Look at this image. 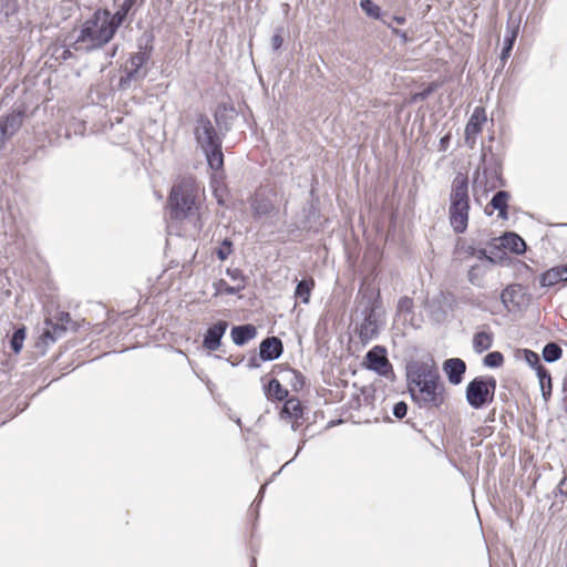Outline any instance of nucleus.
Returning <instances> with one entry per match:
<instances>
[{
	"label": "nucleus",
	"mask_w": 567,
	"mask_h": 567,
	"mask_svg": "<svg viewBox=\"0 0 567 567\" xmlns=\"http://www.w3.org/2000/svg\"><path fill=\"white\" fill-rule=\"evenodd\" d=\"M406 377L411 396L420 406L439 408L443 404L444 384L433 360L409 363Z\"/></svg>",
	"instance_id": "nucleus-1"
},
{
	"label": "nucleus",
	"mask_w": 567,
	"mask_h": 567,
	"mask_svg": "<svg viewBox=\"0 0 567 567\" xmlns=\"http://www.w3.org/2000/svg\"><path fill=\"white\" fill-rule=\"evenodd\" d=\"M107 10H97L86 19L73 41L75 50L91 51L109 43L114 37Z\"/></svg>",
	"instance_id": "nucleus-2"
},
{
	"label": "nucleus",
	"mask_w": 567,
	"mask_h": 567,
	"mask_svg": "<svg viewBox=\"0 0 567 567\" xmlns=\"http://www.w3.org/2000/svg\"><path fill=\"white\" fill-rule=\"evenodd\" d=\"M194 135L198 146L205 153L210 168L215 171L220 169L224 164L221 138L213 122L206 116L198 117L194 128Z\"/></svg>",
	"instance_id": "nucleus-3"
},
{
	"label": "nucleus",
	"mask_w": 567,
	"mask_h": 567,
	"mask_svg": "<svg viewBox=\"0 0 567 567\" xmlns=\"http://www.w3.org/2000/svg\"><path fill=\"white\" fill-rule=\"evenodd\" d=\"M198 187L194 179L186 178L172 188L169 205L176 218H184L196 209Z\"/></svg>",
	"instance_id": "nucleus-4"
},
{
	"label": "nucleus",
	"mask_w": 567,
	"mask_h": 567,
	"mask_svg": "<svg viewBox=\"0 0 567 567\" xmlns=\"http://www.w3.org/2000/svg\"><path fill=\"white\" fill-rule=\"evenodd\" d=\"M496 381L493 377H477L466 386V401L474 409H482L493 401Z\"/></svg>",
	"instance_id": "nucleus-5"
},
{
	"label": "nucleus",
	"mask_w": 567,
	"mask_h": 567,
	"mask_svg": "<svg viewBox=\"0 0 567 567\" xmlns=\"http://www.w3.org/2000/svg\"><path fill=\"white\" fill-rule=\"evenodd\" d=\"M486 122V113L483 107H475L465 126V143L473 148L476 144V137L482 132Z\"/></svg>",
	"instance_id": "nucleus-6"
},
{
	"label": "nucleus",
	"mask_w": 567,
	"mask_h": 567,
	"mask_svg": "<svg viewBox=\"0 0 567 567\" xmlns=\"http://www.w3.org/2000/svg\"><path fill=\"white\" fill-rule=\"evenodd\" d=\"M367 367L370 370L378 372L380 375H386L390 370L389 360L385 357V351L381 347L372 348L365 355Z\"/></svg>",
	"instance_id": "nucleus-7"
},
{
	"label": "nucleus",
	"mask_w": 567,
	"mask_h": 567,
	"mask_svg": "<svg viewBox=\"0 0 567 567\" xmlns=\"http://www.w3.org/2000/svg\"><path fill=\"white\" fill-rule=\"evenodd\" d=\"M468 210L470 204H450V221L458 234L464 233L467 227Z\"/></svg>",
	"instance_id": "nucleus-8"
},
{
	"label": "nucleus",
	"mask_w": 567,
	"mask_h": 567,
	"mask_svg": "<svg viewBox=\"0 0 567 567\" xmlns=\"http://www.w3.org/2000/svg\"><path fill=\"white\" fill-rule=\"evenodd\" d=\"M22 125V113L13 112L0 120V147L14 135Z\"/></svg>",
	"instance_id": "nucleus-9"
},
{
	"label": "nucleus",
	"mask_w": 567,
	"mask_h": 567,
	"mask_svg": "<svg viewBox=\"0 0 567 567\" xmlns=\"http://www.w3.org/2000/svg\"><path fill=\"white\" fill-rule=\"evenodd\" d=\"M450 204H470L468 183L464 174L458 173L452 183Z\"/></svg>",
	"instance_id": "nucleus-10"
},
{
	"label": "nucleus",
	"mask_w": 567,
	"mask_h": 567,
	"mask_svg": "<svg viewBox=\"0 0 567 567\" xmlns=\"http://www.w3.org/2000/svg\"><path fill=\"white\" fill-rule=\"evenodd\" d=\"M227 327L228 323L226 321H218L217 323L208 328L204 336V347L210 351L217 350L220 346V340L225 334Z\"/></svg>",
	"instance_id": "nucleus-11"
},
{
	"label": "nucleus",
	"mask_w": 567,
	"mask_h": 567,
	"mask_svg": "<svg viewBox=\"0 0 567 567\" xmlns=\"http://www.w3.org/2000/svg\"><path fill=\"white\" fill-rule=\"evenodd\" d=\"M465 370V362L458 358L447 359L443 363V371L446 374L449 382L454 385L462 382Z\"/></svg>",
	"instance_id": "nucleus-12"
},
{
	"label": "nucleus",
	"mask_w": 567,
	"mask_h": 567,
	"mask_svg": "<svg viewBox=\"0 0 567 567\" xmlns=\"http://www.w3.org/2000/svg\"><path fill=\"white\" fill-rule=\"evenodd\" d=\"M148 56L145 52L133 54L126 65L127 80H138L145 75L141 68L146 63Z\"/></svg>",
	"instance_id": "nucleus-13"
},
{
	"label": "nucleus",
	"mask_w": 567,
	"mask_h": 567,
	"mask_svg": "<svg viewBox=\"0 0 567 567\" xmlns=\"http://www.w3.org/2000/svg\"><path fill=\"white\" fill-rule=\"evenodd\" d=\"M282 352V343L281 341L276 338H267L260 343V357L262 360H275L277 359Z\"/></svg>",
	"instance_id": "nucleus-14"
},
{
	"label": "nucleus",
	"mask_w": 567,
	"mask_h": 567,
	"mask_svg": "<svg viewBox=\"0 0 567 567\" xmlns=\"http://www.w3.org/2000/svg\"><path fill=\"white\" fill-rule=\"evenodd\" d=\"M567 281V265L553 267L543 274L540 284L544 287H553Z\"/></svg>",
	"instance_id": "nucleus-15"
},
{
	"label": "nucleus",
	"mask_w": 567,
	"mask_h": 567,
	"mask_svg": "<svg viewBox=\"0 0 567 567\" xmlns=\"http://www.w3.org/2000/svg\"><path fill=\"white\" fill-rule=\"evenodd\" d=\"M483 178H485L486 181L483 182L480 174L477 173V177L474 181V187H484V190L488 192L502 185V181L497 169H493L492 172L484 169Z\"/></svg>",
	"instance_id": "nucleus-16"
},
{
	"label": "nucleus",
	"mask_w": 567,
	"mask_h": 567,
	"mask_svg": "<svg viewBox=\"0 0 567 567\" xmlns=\"http://www.w3.org/2000/svg\"><path fill=\"white\" fill-rule=\"evenodd\" d=\"M255 337L256 328L251 324L237 326L231 329V339L237 346H244Z\"/></svg>",
	"instance_id": "nucleus-17"
},
{
	"label": "nucleus",
	"mask_w": 567,
	"mask_h": 567,
	"mask_svg": "<svg viewBox=\"0 0 567 567\" xmlns=\"http://www.w3.org/2000/svg\"><path fill=\"white\" fill-rule=\"evenodd\" d=\"M501 245L515 254H523L526 249L525 241L518 235L513 233L505 234L501 238Z\"/></svg>",
	"instance_id": "nucleus-18"
},
{
	"label": "nucleus",
	"mask_w": 567,
	"mask_h": 567,
	"mask_svg": "<svg viewBox=\"0 0 567 567\" xmlns=\"http://www.w3.org/2000/svg\"><path fill=\"white\" fill-rule=\"evenodd\" d=\"M378 333V324L377 320L374 319L373 313L371 312L369 316L365 317L364 321L361 323L359 329L360 338L363 341H369L373 339Z\"/></svg>",
	"instance_id": "nucleus-19"
},
{
	"label": "nucleus",
	"mask_w": 567,
	"mask_h": 567,
	"mask_svg": "<svg viewBox=\"0 0 567 567\" xmlns=\"http://www.w3.org/2000/svg\"><path fill=\"white\" fill-rule=\"evenodd\" d=\"M536 374L539 381L542 396L545 402H548L553 391L551 377L545 368H538V372Z\"/></svg>",
	"instance_id": "nucleus-20"
},
{
	"label": "nucleus",
	"mask_w": 567,
	"mask_h": 567,
	"mask_svg": "<svg viewBox=\"0 0 567 567\" xmlns=\"http://www.w3.org/2000/svg\"><path fill=\"white\" fill-rule=\"evenodd\" d=\"M315 288V280L313 279H303L298 282L296 290H295V297L300 299L303 303H309L311 292Z\"/></svg>",
	"instance_id": "nucleus-21"
},
{
	"label": "nucleus",
	"mask_w": 567,
	"mask_h": 567,
	"mask_svg": "<svg viewBox=\"0 0 567 567\" xmlns=\"http://www.w3.org/2000/svg\"><path fill=\"white\" fill-rule=\"evenodd\" d=\"M522 296V289L519 286H509L507 287L501 295L502 302L505 305L507 309H511L512 306H517L519 301L518 297Z\"/></svg>",
	"instance_id": "nucleus-22"
},
{
	"label": "nucleus",
	"mask_w": 567,
	"mask_h": 567,
	"mask_svg": "<svg viewBox=\"0 0 567 567\" xmlns=\"http://www.w3.org/2000/svg\"><path fill=\"white\" fill-rule=\"evenodd\" d=\"M493 337L485 331L477 332L473 338V348L476 352L482 353L492 347Z\"/></svg>",
	"instance_id": "nucleus-23"
},
{
	"label": "nucleus",
	"mask_w": 567,
	"mask_h": 567,
	"mask_svg": "<svg viewBox=\"0 0 567 567\" xmlns=\"http://www.w3.org/2000/svg\"><path fill=\"white\" fill-rule=\"evenodd\" d=\"M300 412H301V409H300V403L298 400H295V399H290V400H287L286 403L284 404V408L280 412V417L282 420H288V419H298L300 416Z\"/></svg>",
	"instance_id": "nucleus-24"
},
{
	"label": "nucleus",
	"mask_w": 567,
	"mask_h": 567,
	"mask_svg": "<svg viewBox=\"0 0 567 567\" xmlns=\"http://www.w3.org/2000/svg\"><path fill=\"white\" fill-rule=\"evenodd\" d=\"M518 33V24L513 27H508L506 31V35L504 38V48L502 51V59L505 60L509 56L514 42L516 40Z\"/></svg>",
	"instance_id": "nucleus-25"
},
{
	"label": "nucleus",
	"mask_w": 567,
	"mask_h": 567,
	"mask_svg": "<svg viewBox=\"0 0 567 567\" xmlns=\"http://www.w3.org/2000/svg\"><path fill=\"white\" fill-rule=\"evenodd\" d=\"M288 395V391L282 388L280 382L276 379L269 381L267 386V396L275 400H284Z\"/></svg>",
	"instance_id": "nucleus-26"
},
{
	"label": "nucleus",
	"mask_w": 567,
	"mask_h": 567,
	"mask_svg": "<svg viewBox=\"0 0 567 567\" xmlns=\"http://www.w3.org/2000/svg\"><path fill=\"white\" fill-rule=\"evenodd\" d=\"M508 198L509 194L507 192L499 190L493 196L491 200V205L493 206V208L498 210L499 215L503 217L506 214Z\"/></svg>",
	"instance_id": "nucleus-27"
},
{
	"label": "nucleus",
	"mask_w": 567,
	"mask_h": 567,
	"mask_svg": "<svg viewBox=\"0 0 567 567\" xmlns=\"http://www.w3.org/2000/svg\"><path fill=\"white\" fill-rule=\"evenodd\" d=\"M561 353H563L561 348L554 342L547 343L543 349L544 360L546 362H550V363L559 360L561 357Z\"/></svg>",
	"instance_id": "nucleus-28"
},
{
	"label": "nucleus",
	"mask_w": 567,
	"mask_h": 567,
	"mask_svg": "<svg viewBox=\"0 0 567 567\" xmlns=\"http://www.w3.org/2000/svg\"><path fill=\"white\" fill-rule=\"evenodd\" d=\"M361 9L365 12L367 16L373 19L381 18V9L379 6L373 3L371 0H361L360 2Z\"/></svg>",
	"instance_id": "nucleus-29"
},
{
	"label": "nucleus",
	"mask_w": 567,
	"mask_h": 567,
	"mask_svg": "<svg viewBox=\"0 0 567 567\" xmlns=\"http://www.w3.org/2000/svg\"><path fill=\"white\" fill-rule=\"evenodd\" d=\"M24 339H25V329L24 328H20L13 333L10 343H11L12 350L16 353H19L21 351V349L23 348Z\"/></svg>",
	"instance_id": "nucleus-30"
},
{
	"label": "nucleus",
	"mask_w": 567,
	"mask_h": 567,
	"mask_svg": "<svg viewBox=\"0 0 567 567\" xmlns=\"http://www.w3.org/2000/svg\"><path fill=\"white\" fill-rule=\"evenodd\" d=\"M126 14H127L126 8H122V7L114 14H111L109 12V19L111 20V25H112L114 33L116 32L117 28L124 21Z\"/></svg>",
	"instance_id": "nucleus-31"
},
{
	"label": "nucleus",
	"mask_w": 567,
	"mask_h": 567,
	"mask_svg": "<svg viewBox=\"0 0 567 567\" xmlns=\"http://www.w3.org/2000/svg\"><path fill=\"white\" fill-rule=\"evenodd\" d=\"M504 358L501 352H491L484 358V364L491 368H497L503 364Z\"/></svg>",
	"instance_id": "nucleus-32"
},
{
	"label": "nucleus",
	"mask_w": 567,
	"mask_h": 567,
	"mask_svg": "<svg viewBox=\"0 0 567 567\" xmlns=\"http://www.w3.org/2000/svg\"><path fill=\"white\" fill-rule=\"evenodd\" d=\"M524 359L530 368L535 369L536 373L538 372V368H544L539 363L538 354L532 350H524Z\"/></svg>",
	"instance_id": "nucleus-33"
},
{
	"label": "nucleus",
	"mask_w": 567,
	"mask_h": 567,
	"mask_svg": "<svg viewBox=\"0 0 567 567\" xmlns=\"http://www.w3.org/2000/svg\"><path fill=\"white\" fill-rule=\"evenodd\" d=\"M243 289L241 285L229 286L226 281L220 280L217 287V293L219 295H234Z\"/></svg>",
	"instance_id": "nucleus-34"
},
{
	"label": "nucleus",
	"mask_w": 567,
	"mask_h": 567,
	"mask_svg": "<svg viewBox=\"0 0 567 567\" xmlns=\"http://www.w3.org/2000/svg\"><path fill=\"white\" fill-rule=\"evenodd\" d=\"M567 231V224H558L551 226L548 230L547 236L551 238L564 237Z\"/></svg>",
	"instance_id": "nucleus-35"
},
{
	"label": "nucleus",
	"mask_w": 567,
	"mask_h": 567,
	"mask_svg": "<svg viewBox=\"0 0 567 567\" xmlns=\"http://www.w3.org/2000/svg\"><path fill=\"white\" fill-rule=\"evenodd\" d=\"M230 252H231V244L228 240H224L221 246L217 249V257L220 260H225L230 255Z\"/></svg>",
	"instance_id": "nucleus-36"
},
{
	"label": "nucleus",
	"mask_w": 567,
	"mask_h": 567,
	"mask_svg": "<svg viewBox=\"0 0 567 567\" xmlns=\"http://www.w3.org/2000/svg\"><path fill=\"white\" fill-rule=\"evenodd\" d=\"M406 412H408V405L406 403H404L403 401L401 402H398L394 406H393V414L395 417L398 419H402L406 415Z\"/></svg>",
	"instance_id": "nucleus-37"
},
{
	"label": "nucleus",
	"mask_w": 567,
	"mask_h": 567,
	"mask_svg": "<svg viewBox=\"0 0 567 567\" xmlns=\"http://www.w3.org/2000/svg\"><path fill=\"white\" fill-rule=\"evenodd\" d=\"M54 55H56V58H61L63 60H66L69 58H71L72 53L69 49L66 48H56L55 51H54Z\"/></svg>",
	"instance_id": "nucleus-38"
},
{
	"label": "nucleus",
	"mask_w": 567,
	"mask_h": 567,
	"mask_svg": "<svg viewBox=\"0 0 567 567\" xmlns=\"http://www.w3.org/2000/svg\"><path fill=\"white\" fill-rule=\"evenodd\" d=\"M411 308H412V301H411V299H409V298H404V299H401V300L399 301V311H400V312H403V311L409 312V311L411 310Z\"/></svg>",
	"instance_id": "nucleus-39"
},
{
	"label": "nucleus",
	"mask_w": 567,
	"mask_h": 567,
	"mask_svg": "<svg viewBox=\"0 0 567 567\" xmlns=\"http://www.w3.org/2000/svg\"><path fill=\"white\" fill-rule=\"evenodd\" d=\"M282 41H284V40H282L281 35H279V34H275V35L272 37V39H271L272 48H274L275 50H278V49L281 47Z\"/></svg>",
	"instance_id": "nucleus-40"
},
{
	"label": "nucleus",
	"mask_w": 567,
	"mask_h": 567,
	"mask_svg": "<svg viewBox=\"0 0 567 567\" xmlns=\"http://www.w3.org/2000/svg\"><path fill=\"white\" fill-rule=\"evenodd\" d=\"M480 270L478 267H472L468 271V278L472 284H477L476 272Z\"/></svg>",
	"instance_id": "nucleus-41"
},
{
	"label": "nucleus",
	"mask_w": 567,
	"mask_h": 567,
	"mask_svg": "<svg viewBox=\"0 0 567 567\" xmlns=\"http://www.w3.org/2000/svg\"><path fill=\"white\" fill-rule=\"evenodd\" d=\"M268 207H269V205L255 206L254 209H255V213L257 215H262V214H266L268 212Z\"/></svg>",
	"instance_id": "nucleus-42"
},
{
	"label": "nucleus",
	"mask_w": 567,
	"mask_h": 567,
	"mask_svg": "<svg viewBox=\"0 0 567 567\" xmlns=\"http://www.w3.org/2000/svg\"><path fill=\"white\" fill-rule=\"evenodd\" d=\"M132 3H133L132 0H125L124 3L122 4V8H126V12H128L132 7Z\"/></svg>",
	"instance_id": "nucleus-43"
},
{
	"label": "nucleus",
	"mask_w": 567,
	"mask_h": 567,
	"mask_svg": "<svg viewBox=\"0 0 567 567\" xmlns=\"http://www.w3.org/2000/svg\"><path fill=\"white\" fill-rule=\"evenodd\" d=\"M393 21L398 24H404L405 18L404 17H393Z\"/></svg>",
	"instance_id": "nucleus-44"
},
{
	"label": "nucleus",
	"mask_w": 567,
	"mask_h": 567,
	"mask_svg": "<svg viewBox=\"0 0 567 567\" xmlns=\"http://www.w3.org/2000/svg\"><path fill=\"white\" fill-rule=\"evenodd\" d=\"M392 31L396 34V35H400L401 38H403L404 40L406 39V34L398 29H394L392 28Z\"/></svg>",
	"instance_id": "nucleus-45"
},
{
	"label": "nucleus",
	"mask_w": 567,
	"mask_h": 567,
	"mask_svg": "<svg viewBox=\"0 0 567 567\" xmlns=\"http://www.w3.org/2000/svg\"><path fill=\"white\" fill-rule=\"evenodd\" d=\"M449 138H450V136H449V135H445L444 137H442V138H441L440 143H441V146H442L443 148H445L446 143H447V141H449Z\"/></svg>",
	"instance_id": "nucleus-46"
},
{
	"label": "nucleus",
	"mask_w": 567,
	"mask_h": 567,
	"mask_svg": "<svg viewBox=\"0 0 567 567\" xmlns=\"http://www.w3.org/2000/svg\"><path fill=\"white\" fill-rule=\"evenodd\" d=\"M478 258H481V259H482V258H486L489 262H492V261H493V260H492V258L486 257V255H485V251H484V250H478Z\"/></svg>",
	"instance_id": "nucleus-47"
},
{
	"label": "nucleus",
	"mask_w": 567,
	"mask_h": 567,
	"mask_svg": "<svg viewBox=\"0 0 567 567\" xmlns=\"http://www.w3.org/2000/svg\"><path fill=\"white\" fill-rule=\"evenodd\" d=\"M216 197H217V202H218L219 204H223V203H224V202H223V199H221L217 194H216Z\"/></svg>",
	"instance_id": "nucleus-48"
},
{
	"label": "nucleus",
	"mask_w": 567,
	"mask_h": 567,
	"mask_svg": "<svg viewBox=\"0 0 567 567\" xmlns=\"http://www.w3.org/2000/svg\"><path fill=\"white\" fill-rule=\"evenodd\" d=\"M291 427H292L293 431H296V429H297L295 423H292Z\"/></svg>",
	"instance_id": "nucleus-49"
}]
</instances>
